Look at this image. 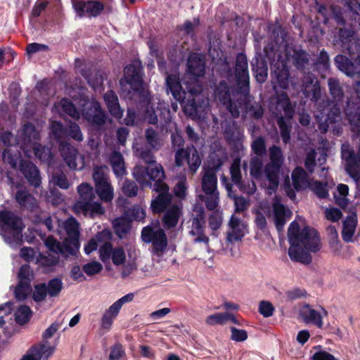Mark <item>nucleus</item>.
Here are the masks:
<instances>
[{
	"label": "nucleus",
	"instance_id": "16",
	"mask_svg": "<svg viewBox=\"0 0 360 360\" xmlns=\"http://www.w3.org/2000/svg\"><path fill=\"white\" fill-rule=\"evenodd\" d=\"M355 92L357 95L356 102L348 100L345 112L350 124L352 131H360V81L355 82Z\"/></svg>",
	"mask_w": 360,
	"mask_h": 360
},
{
	"label": "nucleus",
	"instance_id": "33",
	"mask_svg": "<svg viewBox=\"0 0 360 360\" xmlns=\"http://www.w3.org/2000/svg\"><path fill=\"white\" fill-rule=\"evenodd\" d=\"M250 94L247 97L243 96L244 112L247 117L254 120H259L264 115V108L259 102L251 101Z\"/></svg>",
	"mask_w": 360,
	"mask_h": 360
},
{
	"label": "nucleus",
	"instance_id": "61",
	"mask_svg": "<svg viewBox=\"0 0 360 360\" xmlns=\"http://www.w3.org/2000/svg\"><path fill=\"white\" fill-rule=\"evenodd\" d=\"M32 292L31 285L19 283L15 288V298L19 301L25 300Z\"/></svg>",
	"mask_w": 360,
	"mask_h": 360
},
{
	"label": "nucleus",
	"instance_id": "35",
	"mask_svg": "<svg viewBox=\"0 0 360 360\" xmlns=\"http://www.w3.org/2000/svg\"><path fill=\"white\" fill-rule=\"evenodd\" d=\"M105 105L110 115L117 119H120L123 115V110L120 108L117 96L110 90L103 96Z\"/></svg>",
	"mask_w": 360,
	"mask_h": 360
},
{
	"label": "nucleus",
	"instance_id": "17",
	"mask_svg": "<svg viewBox=\"0 0 360 360\" xmlns=\"http://www.w3.org/2000/svg\"><path fill=\"white\" fill-rule=\"evenodd\" d=\"M270 110L277 119L285 117L287 120H290L295 112L294 107L285 92L277 95L276 102L270 106Z\"/></svg>",
	"mask_w": 360,
	"mask_h": 360
},
{
	"label": "nucleus",
	"instance_id": "56",
	"mask_svg": "<svg viewBox=\"0 0 360 360\" xmlns=\"http://www.w3.org/2000/svg\"><path fill=\"white\" fill-rule=\"evenodd\" d=\"M31 316L30 308L26 305H20L15 312V320L18 323L22 325L30 319Z\"/></svg>",
	"mask_w": 360,
	"mask_h": 360
},
{
	"label": "nucleus",
	"instance_id": "38",
	"mask_svg": "<svg viewBox=\"0 0 360 360\" xmlns=\"http://www.w3.org/2000/svg\"><path fill=\"white\" fill-rule=\"evenodd\" d=\"M82 75L94 91L101 90L103 81L106 79L105 74L102 71L89 73L87 70H82Z\"/></svg>",
	"mask_w": 360,
	"mask_h": 360
},
{
	"label": "nucleus",
	"instance_id": "54",
	"mask_svg": "<svg viewBox=\"0 0 360 360\" xmlns=\"http://www.w3.org/2000/svg\"><path fill=\"white\" fill-rule=\"evenodd\" d=\"M21 157L18 150H13L11 148H6L2 154L3 160L5 162L9 164L11 167L16 168Z\"/></svg>",
	"mask_w": 360,
	"mask_h": 360
},
{
	"label": "nucleus",
	"instance_id": "25",
	"mask_svg": "<svg viewBox=\"0 0 360 360\" xmlns=\"http://www.w3.org/2000/svg\"><path fill=\"white\" fill-rule=\"evenodd\" d=\"M142 66L139 61H135L124 69V78L133 89H139L142 85Z\"/></svg>",
	"mask_w": 360,
	"mask_h": 360
},
{
	"label": "nucleus",
	"instance_id": "31",
	"mask_svg": "<svg viewBox=\"0 0 360 360\" xmlns=\"http://www.w3.org/2000/svg\"><path fill=\"white\" fill-rule=\"evenodd\" d=\"M15 199L22 210L33 212L39 207L37 200L26 190H19L16 192Z\"/></svg>",
	"mask_w": 360,
	"mask_h": 360
},
{
	"label": "nucleus",
	"instance_id": "32",
	"mask_svg": "<svg viewBox=\"0 0 360 360\" xmlns=\"http://www.w3.org/2000/svg\"><path fill=\"white\" fill-rule=\"evenodd\" d=\"M188 72L195 77H202L205 74V58L201 54L193 53L187 61Z\"/></svg>",
	"mask_w": 360,
	"mask_h": 360
},
{
	"label": "nucleus",
	"instance_id": "40",
	"mask_svg": "<svg viewBox=\"0 0 360 360\" xmlns=\"http://www.w3.org/2000/svg\"><path fill=\"white\" fill-rule=\"evenodd\" d=\"M110 162L116 176H122L126 174L124 158L120 153L113 151L110 157Z\"/></svg>",
	"mask_w": 360,
	"mask_h": 360
},
{
	"label": "nucleus",
	"instance_id": "11",
	"mask_svg": "<svg viewBox=\"0 0 360 360\" xmlns=\"http://www.w3.org/2000/svg\"><path fill=\"white\" fill-rule=\"evenodd\" d=\"M194 211L195 214H193L190 219L191 224L188 226V235L192 238L193 243H204L208 245L210 242L209 237L205 234V214L202 207H196Z\"/></svg>",
	"mask_w": 360,
	"mask_h": 360
},
{
	"label": "nucleus",
	"instance_id": "55",
	"mask_svg": "<svg viewBox=\"0 0 360 360\" xmlns=\"http://www.w3.org/2000/svg\"><path fill=\"white\" fill-rule=\"evenodd\" d=\"M59 259V254L49 252L46 254L39 252L38 255L37 263L42 266L51 267L55 266Z\"/></svg>",
	"mask_w": 360,
	"mask_h": 360
},
{
	"label": "nucleus",
	"instance_id": "53",
	"mask_svg": "<svg viewBox=\"0 0 360 360\" xmlns=\"http://www.w3.org/2000/svg\"><path fill=\"white\" fill-rule=\"evenodd\" d=\"M63 288V283L60 278H54L46 283V288L48 295L51 297H55L59 295Z\"/></svg>",
	"mask_w": 360,
	"mask_h": 360
},
{
	"label": "nucleus",
	"instance_id": "6",
	"mask_svg": "<svg viewBox=\"0 0 360 360\" xmlns=\"http://www.w3.org/2000/svg\"><path fill=\"white\" fill-rule=\"evenodd\" d=\"M52 135L59 144L60 153L71 169L82 170L84 167V157L79 155L77 150L69 142L62 139L66 137L67 129L60 122L53 121L50 125Z\"/></svg>",
	"mask_w": 360,
	"mask_h": 360
},
{
	"label": "nucleus",
	"instance_id": "63",
	"mask_svg": "<svg viewBox=\"0 0 360 360\" xmlns=\"http://www.w3.org/2000/svg\"><path fill=\"white\" fill-rule=\"evenodd\" d=\"M230 174L231 181L236 186L242 179V174L240 170V160L235 159L230 167Z\"/></svg>",
	"mask_w": 360,
	"mask_h": 360
},
{
	"label": "nucleus",
	"instance_id": "50",
	"mask_svg": "<svg viewBox=\"0 0 360 360\" xmlns=\"http://www.w3.org/2000/svg\"><path fill=\"white\" fill-rule=\"evenodd\" d=\"M136 153L145 163L150 165L149 167H146V169H150L151 168H155V166L158 165L156 163L155 158L150 149L147 148H141L136 149ZM143 167L145 168V167Z\"/></svg>",
	"mask_w": 360,
	"mask_h": 360
},
{
	"label": "nucleus",
	"instance_id": "8",
	"mask_svg": "<svg viewBox=\"0 0 360 360\" xmlns=\"http://www.w3.org/2000/svg\"><path fill=\"white\" fill-rule=\"evenodd\" d=\"M77 191L79 198L73 206L76 214L94 217L104 213L105 210L101 204L95 201L96 195L90 184L87 183L80 184L77 187Z\"/></svg>",
	"mask_w": 360,
	"mask_h": 360
},
{
	"label": "nucleus",
	"instance_id": "10",
	"mask_svg": "<svg viewBox=\"0 0 360 360\" xmlns=\"http://www.w3.org/2000/svg\"><path fill=\"white\" fill-rule=\"evenodd\" d=\"M141 238L146 243H151L156 253L163 252L167 247V238L165 230L158 223H151L141 231Z\"/></svg>",
	"mask_w": 360,
	"mask_h": 360
},
{
	"label": "nucleus",
	"instance_id": "37",
	"mask_svg": "<svg viewBox=\"0 0 360 360\" xmlns=\"http://www.w3.org/2000/svg\"><path fill=\"white\" fill-rule=\"evenodd\" d=\"M318 153L315 150H310L306 156L304 166L309 172L314 171L315 167L319 165L321 166L326 161L327 155L323 150L319 153V157L316 158Z\"/></svg>",
	"mask_w": 360,
	"mask_h": 360
},
{
	"label": "nucleus",
	"instance_id": "30",
	"mask_svg": "<svg viewBox=\"0 0 360 360\" xmlns=\"http://www.w3.org/2000/svg\"><path fill=\"white\" fill-rule=\"evenodd\" d=\"M229 225V230L227 232V240L229 243L240 240L245 235V224L240 219L232 216Z\"/></svg>",
	"mask_w": 360,
	"mask_h": 360
},
{
	"label": "nucleus",
	"instance_id": "23",
	"mask_svg": "<svg viewBox=\"0 0 360 360\" xmlns=\"http://www.w3.org/2000/svg\"><path fill=\"white\" fill-rule=\"evenodd\" d=\"M73 7L79 17H96L104 9L103 4L98 1H77Z\"/></svg>",
	"mask_w": 360,
	"mask_h": 360
},
{
	"label": "nucleus",
	"instance_id": "45",
	"mask_svg": "<svg viewBox=\"0 0 360 360\" xmlns=\"http://www.w3.org/2000/svg\"><path fill=\"white\" fill-rule=\"evenodd\" d=\"M112 226L115 234L123 238L130 231L131 222L124 217H118L113 220Z\"/></svg>",
	"mask_w": 360,
	"mask_h": 360
},
{
	"label": "nucleus",
	"instance_id": "4",
	"mask_svg": "<svg viewBox=\"0 0 360 360\" xmlns=\"http://www.w3.org/2000/svg\"><path fill=\"white\" fill-rule=\"evenodd\" d=\"M269 162L264 167L261 156L252 157L250 161V174L255 179H260L264 174L268 185H265L269 195L274 193L279 185V174L283 164V153L280 147L274 145L269 148Z\"/></svg>",
	"mask_w": 360,
	"mask_h": 360
},
{
	"label": "nucleus",
	"instance_id": "24",
	"mask_svg": "<svg viewBox=\"0 0 360 360\" xmlns=\"http://www.w3.org/2000/svg\"><path fill=\"white\" fill-rule=\"evenodd\" d=\"M20 171L30 186L35 188L40 187L41 184L40 172L34 163L30 161L20 160Z\"/></svg>",
	"mask_w": 360,
	"mask_h": 360
},
{
	"label": "nucleus",
	"instance_id": "28",
	"mask_svg": "<svg viewBox=\"0 0 360 360\" xmlns=\"http://www.w3.org/2000/svg\"><path fill=\"white\" fill-rule=\"evenodd\" d=\"M182 214V206L180 204H172L164 212L162 217L163 227L166 230L176 227Z\"/></svg>",
	"mask_w": 360,
	"mask_h": 360
},
{
	"label": "nucleus",
	"instance_id": "60",
	"mask_svg": "<svg viewBox=\"0 0 360 360\" xmlns=\"http://www.w3.org/2000/svg\"><path fill=\"white\" fill-rule=\"evenodd\" d=\"M18 278L19 283L31 285V282L34 279L33 271L29 265H22L19 270Z\"/></svg>",
	"mask_w": 360,
	"mask_h": 360
},
{
	"label": "nucleus",
	"instance_id": "49",
	"mask_svg": "<svg viewBox=\"0 0 360 360\" xmlns=\"http://www.w3.org/2000/svg\"><path fill=\"white\" fill-rule=\"evenodd\" d=\"M345 170L347 174L354 179V181L359 184L360 181V154L359 156L351 161L350 162L345 164Z\"/></svg>",
	"mask_w": 360,
	"mask_h": 360
},
{
	"label": "nucleus",
	"instance_id": "1",
	"mask_svg": "<svg viewBox=\"0 0 360 360\" xmlns=\"http://www.w3.org/2000/svg\"><path fill=\"white\" fill-rule=\"evenodd\" d=\"M301 89L304 96L316 104L315 117L319 130L326 134L331 128L335 135H340L342 133L340 127V108L328 98L321 101V89L316 76L312 73L305 74L302 78Z\"/></svg>",
	"mask_w": 360,
	"mask_h": 360
},
{
	"label": "nucleus",
	"instance_id": "41",
	"mask_svg": "<svg viewBox=\"0 0 360 360\" xmlns=\"http://www.w3.org/2000/svg\"><path fill=\"white\" fill-rule=\"evenodd\" d=\"M328 86L330 95L333 101L336 103L342 101L345 94L339 79L335 77L328 78Z\"/></svg>",
	"mask_w": 360,
	"mask_h": 360
},
{
	"label": "nucleus",
	"instance_id": "18",
	"mask_svg": "<svg viewBox=\"0 0 360 360\" xmlns=\"http://www.w3.org/2000/svg\"><path fill=\"white\" fill-rule=\"evenodd\" d=\"M271 77L276 80L278 86L282 89H288L289 86L290 71L286 60L281 59L274 61L271 64Z\"/></svg>",
	"mask_w": 360,
	"mask_h": 360
},
{
	"label": "nucleus",
	"instance_id": "46",
	"mask_svg": "<svg viewBox=\"0 0 360 360\" xmlns=\"http://www.w3.org/2000/svg\"><path fill=\"white\" fill-rule=\"evenodd\" d=\"M252 69L259 83H263L266 81L268 75V68L266 63L262 59H257L255 63L252 62Z\"/></svg>",
	"mask_w": 360,
	"mask_h": 360
},
{
	"label": "nucleus",
	"instance_id": "15",
	"mask_svg": "<svg viewBox=\"0 0 360 360\" xmlns=\"http://www.w3.org/2000/svg\"><path fill=\"white\" fill-rule=\"evenodd\" d=\"M82 115L93 125L101 127L106 121V114L102 110L101 104L96 100L87 101L84 104Z\"/></svg>",
	"mask_w": 360,
	"mask_h": 360
},
{
	"label": "nucleus",
	"instance_id": "62",
	"mask_svg": "<svg viewBox=\"0 0 360 360\" xmlns=\"http://www.w3.org/2000/svg\"><path fill=\"white\" fill-rule=\"evenodd\" d=\"M66 129V136H69L78 142L83 141V134L82 133L79 126L77 123L70 122Z\"/></svg>",
	"mask_w": 360,
	"mask_h": 360
},
{
	"label": "nucleus",
	"instance_id": "3",
	"mask_svg": "<svg viewBox=\"0 0 360 360\" xmlns=\"http://www.w3.org/2000/svg\"><path fill=\"white\" fill-rule=\"evenodd\" d=\"M290 246L288 255L293 262L308 264L311 262V257L306 250L316 252L320 250V239L316 231L305 227L300 231L297 222L293 221L289 226L288 232Z\"/></svg>",
	"mask_w": 360,
	"mask_h": 360
},
{
	"label": "nucleus",
	"instance_id": "14",
	"mask_svg": "<svg viewBox=\"0 0 360 360\" xmlns=\"http://www.w3.org/2000/svg\"><path fill=\"white\" fill-rule=\"evenodd\" d=\"M235 75L237 87L246 96L250 92V76L246 56L243 53L237 54L236 60Z\"/></svg>",
	"mask_w": 360,
	"mask_h": 360
},
{
	"label": "nucleus",
	"instance_id": "58",
	"mask_svg": "<svg viewBox=\"0 0 360 360\" xmlns=\"http://www.w3.org/2000/svg\"><path fill=\"white\" fill-rule=\"evenodd\" d=\"M51 181L54 185L62 189H68L70 187V182L66 175L61 171L53 172Z\"/></svg>",
	"mask_w": 360,
	"mask_h": 360
},
{
	"label": "nucleus",
	"instance_id": "12",
	"mask_svg": "<svg viewBox=\"0 0 360 360\" xmlns=\"http://www.w3.org/2000/svg\"><path fill=\"white\" fill-rule=\"evenodd\" d=\"M66 237L63 245L68 254L75 255L79 248V225L78 221L72 217L67 219L63 223Z\"/></svg>",
	"mask_w": 360,
	"mask_h": 360
},
{
	"label": "nucleus",
	"instance_id": "5",
	"mask_svg": "<svg viewBox=\"0 0 360 360\" xmlns=\"http://www.w3.org/2000/svg\"><path fill=\"white\" fill-rule=\"evenodd\" d=\"M337 44H340L343 53L349 56L357 55L354 61L342 54L334 59L338 69L349 77L360 75V41L353 30L340 29Z\"/></svg>",
	"mask_w": 360,
	"mask_h": 360
},
{
	"label": "nucleus",
	"instance_id": "44",
	"mask_svg": "<svg viewBox=\"0 0 360 360\" xmlns=\"http://www.w3.org/2000/svg\"><path fill=\"white\" fill-rule=\"evenodd\" d=\"M186 161L189 170L192 174H195L201 165V158L193 146L187 148Z\"/></svg>",
	"mask_w": 360,
	"mask_h": 360
},
{
	"label": "nucleus",
	"instance_id": "51",
	"mask_svg": "<svg viewBox=\"0 0 360 360\" xmlns=\"http://www.w3.org/2000/svg\"><path fill=\"white\" fill-rule=\"evenodd\" d=\"M108 172L109 169L105 165L95 166L92 174L95 185L110 181Z\"/></svg>",
	"mask_w": 360,
	"mask_h": 360
},
{
	"label": "nucleus",
	"instance_id": "43",
	"mask_svg": "<svg viewBox=\"0 0 360 360\" xmlns=\"http://www.w3.org/2000/svg\"><path fill=\"white\" fill-rule=\"evenodd\" d=\"M145 139L150 148L155 151L159 150L163 146V139L159 133L151 127L145 131Z\"/></svg>",
	"mask_w": 360,
	"mask_h": 360
},
{
	"label": "nucleus",
	"instance_id": "57",
	"mask_svg": "<svg viewBox=\"0 0 360 360\" xmlns=\"http://www.w3.org/2000/svg\"><path fill=\"white\" fill-rule=\"evenodd\" d=\"M289 120H290L281 117L277 119V124L281 131V136L285 143H288L290 139L291 126L289 123Z\"/></svg>",
	"mask_w": 360,
	"mask_h": 360
},
{
	"label": "nucleus",
	"instance_id": "48",
	"mask_svg": "<svg viewBox=\"0 0 360 360\" xmlns=\"http://www.w3.org/2000/svg\"><path fill=\"white\" fill-rule=\"evenodd\" d=\"M33 150L34 155L39 158L41 162L50 164L51 162L53 155L51 148L41 144H34V146L30 148V153Z\"/></svg>",
	"mask_w": 360,
	"mask_h": 360
},
{
	"label": "nucleus",
	"instance_id": "29",
	"mask_svg": "<svg viewBox=\"0 0 360 360\" xmlns=\"http://www.w3.org/2000/svg\"><path fill=\"white\" fill-rule=\"evenodd\" d=\"M321 313L311 306L306 304L301 308L300 315L305 323L313 324L321 328L323 326V314L325 316L327 314V311L324 309H321Z\"/></svg>",
	"mask_w": 360,
	"mask_h": 360
},
{
	"label": "nucleus",
	"instance_id": "36",
	"mask_svg": "<svg viewBox=\"0 0 360 360\" xmlns=\"http://www.w3.org/2000/svg\"><path fill=\"white\" fill-rule=\"evenodd\" d=\"M357 225V216L356 213L348 215L342 223V237L345 242L353 241V237Z\"/></svg>",
	"mask_w": 360,
	"mask_h": 360
},
{
	"label": "nucleus",
	"instance_id": "22",
	"mask_svg": "<svg viewBox=\"0 0 360 360\" xmlns=\"http://www.w3.org/2000/svg\"><path fill=\"white\" fill-rule=\"evenodd\" d=\"M273 218L275 226L278 232L283 230V227L287 221L292 216L291 211L285 205L281 203V200L278 196H275L272 203Z\"/></svg>",
	"mask_w": 360,
	"mask_h": 360
},
{
	"label": "nucleus",
	"instance_id": "59",
	"mask_svg": "<svg viewBox=\"0 0 360 360\" xmlns=\"http://www.w3.org/2000/svg\"><path fill=\"white\" fill-rule=\"evenodd\" d=\"M46 247L49 249V252H52L53 253H62L64 254L67 252L64 248V245H61L60 243L58 242L56 239H55L52 236H48L43 239Z\"/></svg>",
	"mask_w": 360,
	"mask_h": 360
},
{
	"label": "nucleus",
	"instance_id": "26",
	"mask_svg": "<svg viewBox=\"0 0 360 360\" xmlns=\"http://www.w3.org/2000/svg\"><path fill=\"white\" fill-rule=\"evenodd\" d=\"M285 56L286 61L291 59L294 66L302 72H304L309 64V55L302 49L288 47L285 49Z\"/></svg>",
	"mask_w": 360,
	"mask_h": 360
},
{
	"label": "nucleus",
	"instance_id": "7",
	"mask_svg": "<svg viewBox=\"0 0 360 360\" xmlns=\"http://www.w3.org/2000/svg\"><path fill=\"white\" fill-rule=\"evenodd\" d=\"M243 96H248L244 95L240 89L229 85L226 81H221L214 90V100L222 105L234 118L240 116Z\"/></svg>",
	"mask_w": 360,
	"mask_h": 360
},
{
	"label": "nucleus",
	"instance_id": "9",
	"mask_svg": "<svg viewBox=\"0 0 360 360\" xmlns=\"http://www.w3.org/2000/svg\"><path fill=\"white\" fill-rule=\"evenodd\" d=\"M22 219L8 210L0 211V235L7 243L18 240L22 230Z\"/></svg>",
	"mask_w": 360,
	"mask_h": 360
},
{
	"label": "nucleus",
	"instance_id": "39",
	"mask_svg": "<svg viewBox=\"0 0 360 360\" xmlns=\"http://www.w3.org/2000/svg\"><path fill=\"white\" fill-rule=\"evenodd\" d=\"M292 185L297 191L304 190L309 186L307 173L302 167H296L291 174Z\"/></svg>",
	"mask_w": 360,
	"mask_h": 360
},
{
	"label": "nucleus",
	"instance_id": "27",
	"mask_svg": "<svg viewBox=\"0 0 360 360\" xmlns=\"http://www.w3.org/2000/svg\"><path fill=\"white\" fill-rule=\"evenodd\" d=\"M165 80L167 93H171L176 101L181 103L184 102L186 91L183 89L179 76L177 74H167Z\"/></svg>",
	"mask_w": 360,
	"mask_h": 360
},
{
	"label": "nucleus",
	"instance_id": "21",
	"mask_svg": "<svg viewBox=\"0 0 360 360\" xmlns=\"http://www.w3.org/2000/svg\"><path fill=\"white\" fill-rule=\"evenodd\" d=\"M134 298V294H127L116 302H115L103 314L101 319V326L103 328H110L113 321L118 316V314L124 304L131 302Z\"/></svg>",
	"mask_w": 360,
	"mask_h": 360
},
{
	"label": "nucleus",
	"instance_id": "20",
	"mask_svg": "<svg viewBox=\"0 0 360 360\" xmlns=\"http://www.w3.org/2000/svg\"><path fill=\"white\" fill-rule=\"evenodd\" d=\"M21 141L17 143L20 144V148L22 150L25 155L31 157L30 148L34 146V144L37 143L39 139V134L37 131L34 125L30 123L25 124L21 131Z\"/></svg>",
	"mask_w": 360,
	"mask_h": 360
},
{
	"label": "nucleus",
	"instance_id": "2",
	"mask_svg": "<svg viewBox=\"0 0 360 360\" xmlns=\"http://www.w3.org/2000/svg\"><path fill=\"white\" fill-rule=\"evenodd\" d=\"M133 176L142 187H149L158 195L151 201L150 207L154 213H161L172 205V195L165 182V174L161 165L150 169L136 165L133 169Z\"/></svg>",
	"mask_w": 360,
	"mask_h": 360
},
{
	"label": "nucleus",
	"instance_id": "64",
	"mask_svg": "<svg viewBox=\"0 0 360 360\" xmlns=\"http://www.w3.org/2000/svg\"><path fill=\"white\" fill-rule=\"evenodd\" d=\"M251 149L256 154V156H263L266 154L265 140L263 137H257L251 144Z\"/></svg>",
	"mask_w": 360,
	"mask_h": 360
},
{
	"label": "nucleus",
	"instance_id": "42",
	"mask_svg": "<svg viewBox=\"0 0 360 360\" xmlns=\"http://www.w3.org/2000/svg\"><path fill=\"white\" fill-rule=\"evenodd\" d=\"M96 192L105 202H110L114 198V189L110 181H106L95 185Z\"/></svg>",
	"mask_w": 360,
	"mask_h": 360
},
{
	"label": "nucleus",
	"instance_id": "19",
	"mask_svg": "<svg viewBox=\"0 0 360 360\" xmlns=\"http://www.w3.org/2000/svg\"><path fill=\"white\" fill-rule=\"evenodd\" d=\"M55 347L47 342L30 347L20 360H49L55 352Z\"/></svg>",
	"mask_w": 360,
	"mask_h": 360
},
{
	"label": "nucleus",
	"instance_id": "47",
	"mask_svg": "<svg viewBox=\"0 0 360 360\" xmlns=\"http://www.w3.org/2000/svg\"><path fill=\"white\" fill-rule=\"evenodd\" d=\"M199 199L203 201L207 210L214 211L219 206V192L203 193L198 195Z\"/></svg>",
	"mask_w": 360,
	"mask_h": 360
},
{
	"label": "nucleus",
	"instance_id": "34",
	"mask_svg": "<svg viewBox=\"0 0 360 360\" xmlns=\"http://www.w3.org/2000/svg\"><path fill=\"white\" fill-rule=\"evenodd\" d=\"M222 185L227 191L228 195L234 201L235 211L236 212H243L247 210L249 205V201L243 196H237L233 193L232 184L229 182L227 177L223 175L221 178Z\"/></svg>",
	"mask_w": 360,
	"mask_h": 360
},
{
	"label": "nucleus",
	"instance_id": "13",
	"mask_svg": "<svg viewBox=\"0 0 360 360\" xmlns=\"http://www.w3.org/2000/svg\"><path fill=\"white\" fill-rule=\"evenodd\" d=\"M224 164L221 158H212L210 165L203 169L202 177V189L203 193L218 192L217 173Z\"/></svg>",
	"mask_w": 360,
	"mask_h": 360
},
{
	"label": "nucleus",
	"instance_id": "52",
	"mask_svg": "<svg viewBox=\"0 0 360 360\" xmlns=\"http://www.w3.org/2000/svg\"><path fill=\"white\" fill-rule=\"evenodd\" d=\"M61 110L75 120H78L80 117L79 110L75 105L68 98H63L58 104Z\"/></svg>",
	"mask_w": 360,
	"mask_h": 360
}]
</instances>
